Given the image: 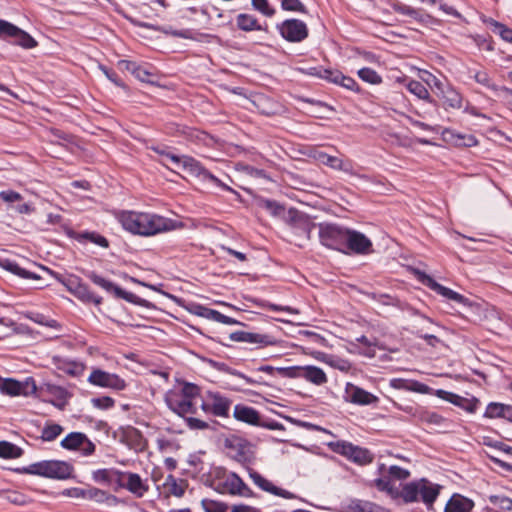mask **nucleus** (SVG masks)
I'll list each match as a JSON object with an SVG mask.
<instances>
[{
    "label": "nucleus",
    "instance_id": "a878e982",
    "mask_svg": "<svg viewBox=\"0 0 512 512\" xmlns=\"http://www.w3.org/2000/svg\"><path fill=\"white\" fill-rule=\"evenodd\" d=\"M233 417L239 422L251 426H259L260 424V413L253 407L245 404H236L233 410Z\"/></svg>",
    "mask_w": 512,
    "mask_h": 512
},
{
    "label": "nucleus",
    "instance_id": "864d4df0",
    "mask_svg": "<svg viewBox=\"0 0 512 512\" xmlns=\"http://www.w3.org/2000/svg\"><path fill=\"white\" fill-rule=\"evenodd\" d=\"M150 149L154 151L156 154L163 157V160L160 161L162 164H165V161L168 160L172 162L175 166H177L179 159L181 157V155L173 153L171 148L167 146H152Z\"/></svg>",
    "mask_w": 512,
    "mask_h": 512
},
{
    "label": "nucleus",
    "instance_id": "13d9d810",
    "mask_svg": "<svg viewBox=\"0 0 512 512\" xmlns=\"http://www.w3.org/2000/svg\"><path fill=\"white\" fill-rule=\"evenodd\" d=\"M182 388L178 392L181 395V398L195 399L200 395L201 388L191 382L182 381Z\"/></svg>",
    "mask_w": 512,
    "mask_h": 512
},
{
    "label": "nucleus",
    "instance_id": "1a4fd4ad",
    "mask_svg": "<svg viewBox=\"0 0 512 512\" xmlns=\"http://www.w3.org/2000/svg\"><path fill=\"white\" fill-rule=\"evenodd\" d=\"M87 277L97 286L101 287L103 290H105L107 293L113 294L118 299H124L125 301L144 306L146 301L138 297L137 295L125 291L115 283H113L110 280H107L103 278L102 276L98 275L94 271H90L87 273Z\"/></svg>",
    "mask_w": 512,
    "mask_h": 512
},
{
    "label": "nucleus",
    "instance_id": "f8f14e48",
    "mask_svg": "<svg viewBox=\"0 0 512 512\" xmlns=\"http://www.w3.org/2000/svg\"><path fill=\"white\" fill-rule=\"evenodd\" d=\"M280 35L288 42H302L308 37L307 25L299 19H286L277 25Z\"/></svg>",
    "mask_w": 512,
    "mask_h": 512
},
{
    "label": "nucleus",
    "instance_id": "bf43d9fd",
    "mask_svg": "<svg viewBox=\"0 0 512 512\" xmlns=\"http://www.w3.org/2000/svg\"><path fill=\"white\" fill-rule=\"evenodd\" d=\"M201 505L205 512H227L229 508L226 503L212 499H203Z\"/></svg>",
    "mask_w": 512,
    "mask_h": 512
},
{
    "label": "nucleus",
    "instance_id": "20e7f679",
    "mask_svg": "<svg viewBox=\"0 0 512 512\" xmlns=\"http://www.w3.org/2000/svg\"><path fill=\"white\" fill-rule=\"evenodd\" d=\"M328 447L337 454L346 457L348 460L358 464L366 465L373 461L374 456L367 448L352 444L351 442L338 440L330 442Z\"/></svg>",
    "mask_w": 512,
    "mask_h": 512
},
{
    "label": "nucleus",
    "instance_id": "dca6fc26",
    "mask_svg": "<svg viewBox=\"0 0 512 512\" xmlns=\"http://www.w3.org/2000/svg\"><path fill=\"white\" fill-rule=\"evenodd\" d=\"M114 474L118 485L137 497H142L148 491V486L143 483L139 474L123 471H115Z\"/></svg>",
    "mask_w": 512,
    "mask_h": 512
},
{
    "label": "nucleus",
    "instance_id": "f03ea898",
    "mask_svg": "<svg viewBox=\"0 0 512 512\" xmlns=\"http://www.w3.org/2000/svg\"><path fill=\"white\" fill-rule=\"evenodd\" d=\"M208 486L219 494L250 498L254 496L250 487L235 472L227 473L218 468L208 480Z\"/></svg>",
    "mask_w": 512,
    "mask_h": 512
},
{
    "label": "nucleus",
    "instance_id": "774afa93",
    "mask_svg": "<svg viewBox=\"0 0 512 512\" xmlns=\"http://www.w3.org/2000/svg\"><path fill=\"white\" fill-rule=\"evenodd\" d=\"M116 470H109V469H98L93 472L92 478L95 482L100 483H111L113 480V476H115L114 472Z\"/></svg>",
    "mask_w": 512,
    "mask_h": 512
},
{
    "label": "nucleus",
    "instance_id": "a18cd8bd",
    "mask_svg": "<svg viewBox=\"0 0 512 512\" xmlns=\"http://www.w3.org/2000/svg\"><path fill=\"white\" fill-rule=\"evenodd\" d=\"M74 296L84 303H93L95 305L102 303V297L93 293L85 283L81 284Z\"/></svg>",
    "mask_w": 512,
    "mask_h": 512
},
{
    "label": "nucleus",
    "instance_id": "473e14b6",
    "mask_svg": "<svg viewBox=\"0 0 512 512\" xmlns=\"http://www.w3.org/2000/svg\"><path fill=\"white\" fill-rule=\"evenodd\" d=\"M117 67L121 71L130 72L142 82H150V76H152V74L137 62L130 60H120L117 63Z\"/></svg>",
    "mask_w": 512,
    "mask_h": 512
},
{
    "label": "nucleus",
    "instance_id": "9b49d317",
    "mask_svg": "<svg viewBox=\"0 0 512 512\" xmlns=\"http://www.w3.org/2000/svg\"><path fill=\"white\" fill-rule=\"evenodd\" d=\"M87 381L93 386L109 388L115 391H122L127 387L126 381L119 375L100 368H93Z\"/></svg>",
    "mask_w": 512,
    "mask_h": 512
},
{
    "label": "nucleus",
    "instance_id": "f3484780",
    "mask_svg": "<svg viewBox=\"0 0 512 512\" xmlns=\"http://www.w3.org/2000/svg\"><path fill=\"white\" fill-rule=\"evenodd\" d=\"M415 275L419 282H421L424 286L428 287L437 294L458 303H461L464 300V297L461 294L439 284L434 278H432L425 272L416 270Z\"/></svg>",
    "mask_w": 512,
    "mask_h": 512
},
{
    "label": "nucleus",
    "instance_id": "4c0bfd02",
    "mask_svg": "<svg viewBox=\"0 0 512 512\" xmlns=\"http://www.w3.org/2000/svg\"><path fill=\"white\" fill-rule=\"evenodd\" d=\"M348 512H391L376 503L366 500H352L347 506Z\"/></svg>",
    "mask_w": 512,
    "mask_h": 512
},
{
    "label": "nucleus",
    "instance_id": "3c124183",
    "mask_svg": "<svg viewBox=\"0 0 512 512\" xmlns=\"http://www.w3.org/2000/svg\"><path fill=\"white\" fill-rule=\"evenodd\" d=\"M63 427L57 423L47 422L42 429L41 439L46 442L54 441L62 432Z\"/></svg>",
    "mask_w": 512,
    "mask_h": 512
},
{
    "label": "nucleus",
    "instance_id": "f257e3e1",
    "mask_svg": "<svg viewBox=\"0 0 512 512\" xmlns=\"http://www.w3.org/2000/svg\"><path fill=\"white\" fill-rule=\"evenodd\" d=\"M291 219L293 221L300 220L303 224V230L307 233L308 238L310 237L311 230L317 226V224L310 222L303 218V215L299 214L296 210H290ZM319 240L320 243L332 250L345 253V243L348 233V228L335 223H319Z\"/></svg>",
    "mask_w": 512,
    "mask_h": 512
},
{
    "label": "nucleus",
    "instance_id": "4be33fe9",
    "mask_svg": "<svg viewBox=\"0 0 512 512\" xmlns=\"http://www.w3.org/2000/svg\"><path fill=\"white\" fill-rule=\"evenodd\" d=\"M252 104L258 112L265 116H274L281 112V105L278 101L265 94H256L253 96Z\"/></svg>",
    "mask_w": 512,
    "mask_h": 512
},
{
    "label": "nucleus",
    "instance_id": "69168bd1",
    "mask_svg": "<svg viewBox=\"0 0 512 512\" xmlns=\"http://www.w3.org/2000/svg\"><path fill=\"white\" fill-rule=\"evenodd\" d=\"M82 495L83 498L95 500L97 502H104L110 497L107 492L96 487H90L86 489V493H82Z\"/></svg>",
    "mask_w": 512,
    "mask_h": 512
},
{
    "label": "nucleus",
    "instance_id": "bb28decb",
    "mask_svg": "<svg viewBox=\"0 0 512 512\" xmlns=\"http://www.w3.org/2000/svg\"><path fill=\"white\" fill-rule=\"evenodd\" d=\"M42 390H45V392L52 397L48 402L61 410L65 408L68 399L72 396L67 389L55 384H45Z\"/></svg>",
    "mask_w": 512,
    "mask_h": 512
},
{
    "label": "nucleus",
    "instance_id": "603ef678",
    "mask_svg": "<svg viewBox=\"0 0 512 512\" xmlns=\"http://www.w3.org/2000/svg\"><path fill=\"white\" fill-rule=\"evenodd\" d=\"M443 104L449 108H460L462 104L461 95L454 89L442 90Z\"/></svg>",
    "mask_w": 512,
    "mask_h": 512
},
{
    "label": "nucleus",
    "instance_id": "c03bdc74",
    "mask_svg": "<svg viewBox=\"0 0 512 512\" xmlns=\"http://www.w3.org/2000/svg\"><path fill=\"white\" fill-rule=\"evenodd\" d=\"M24 454V450L9 441H0V458L17 459Z\"/></svg>",
    "mask_w": 512,
    "mask_h": 512
},
{
    "label": "nucleus",
    "instance_id": "6e6d98bb",
    "mask_svg": "<svg viewBox=\"0 0 512 512\" xmlns=\"http://www.w3.org/2000/svg\"><path fill=\"white\" fill-rule=\"evenodd\" d=\"M300 71L308 76L324 79L330 82L333 69H326L323 66H313L308 68H301Z\"/></svg>",
    "mask_w": 512,
    "mask_h": 512
},
{
    "label": "nucleus",
    "instance_id": "2eb2a0df",
    "mask_svg": "<svg viewBox=\"0 0 512 512\" xmlns=\"http://www.w3.org/2000/svg\"><path fill=\"white\" fill-rule=\"evenodd\" d=\"M194 399L181 398L178 391L170 390L165 395V402L168 408L178 416L187 417V414H196L197 407L193 403Z\"/></svg>",
    "mask_w": 512,
    "mask_h": 512
},
{
    "label": "nucleus",
    "instance_id": "7ed1b4c3",
    "mask_svg": "<svg viewBox=\"0 0 512 512\" xmlns=\"http://www.w3.org/2000/svg\"><path fill=\"white\" fill-rule=\"evenodd\" d=\"M178 168H182L184 171H187L193 176L201 178L203 181H208L214 184L217 187L225 191H229L238 197H240L239 193L235 191L230 186L223 183L219 178L213 175L210 171H208L198 160L188 155H181L179 162L177 164Z\"/></svg>",
    "mask_w": 512,
    "mask_h": 512
},
{
    "label": "nucleus",
    "instance_id": "6ab92c4d",
    "mask_svg": "<svg viewBox=\"0 0 512 512\" xmlns=\"http://www.w3.org/2000/svg\"><path fill=\"white\" fill-rule=\"evenodd\" d=\"M229 338L234 342H246L259 345L260 347L272 346L276 344V340L273 336L254 332L235 331L230 334Z\"/></svg>",
    "mask_w": 512,
    "mask_h": 512
},
{
    "label": "nucleus",
    "instance_id": "6e6552de",
    "mask_svg": "<svg viewBox=\"0 0 512 512\" xmlns=\"http://www.w3.org/2000/svg\"><path fill=\"white\" fill-rule=\"evenodd\" d=\"M224 447L230 458L241 464L251 463L253 452L251 443L242 437L231 435L224 440Z\"/></svg>",
    "mask_w": 512,
    "mask_h": 512
},
{
    "label": "nucleus",
    "instance_id": "052dcab7",
    "mask_svg": "<svg viewBox=\"0 0 512 512\" xmlns=\"http://www.w3.org/2000/svg\"><path fill=\"white\" fill-rule=\"evenodd\" d=\"M184 421L186 423V426L190 429V430H193V431H198V430H212L213 427L211 426V424L209 422H206L204 420H201L199 418H196V417H184Z\"/></svg>",
    "mask_w": 512,
    "mask_h": 512
},
{
    "label": "nucleus",
    "instance_id": "e2e57ef3",
    "mask_svg": "<svg viewBox=\"0 0 512 512\" xmlns=\"http://www.w3.org/2000/svg\"><path fill=\"white\" fill-rule=\"evenodd\" d=\"M55 277L67 287L69 292H71L73 295H75L76 291L79 289L81 284L83 283L81 279L77 276H70L68 278H64L57 273H55Z\"/></svg>",
    "mask_w": 512,
    "mask_h": 512
},
{
    "label": "nucleus",
    "instance_id": "5701e85b",
    "mask_svg": "<svg viewBox=\"0 0 512 512\" xmlns=\"http://www.w3.org/2000/svg\"><path fill=\"white\" fill-rule=\"evenodd\" d=\"M346 399L353 404L362 406L377 403L379 400L372 393L350 383L346 387Z\"/></svg>",
    "mask_w": 512,
    "mask_h": 512
},
{
    "label": "nucleus",
    "instance_id": "cd10ccee",
    "mask_svg": "<svg viewBox=\"0 0 512 512\" xmlns=\"http://www.w3.org/2000/svg\"><path fill=\"white\" fill-rule=\"evenodd\" d=\"M418 484L420 488L419 500H421L427 507H432L439 495L441 487L437 484L431 483L425 478L418 480Z\"/></svg>",
    "mask_w": 512,
    "mask_h": 512
},
{
    "label": "nucleus",
    "instance_id": "c756f323",
    "mask_svg": "<svg viewBox=\"0 0 512 512\" xmlns=\"http://www.w3.org/2000/svg\"><path fill=\"white\" fill-rule=\"evenodd\" d=\"M0 267L4 270L20 277L28 280H39L41 279L40 275L31 272L25 268H22L15 260L9 258H1L0 259Z\"/></svg>",
    "mask_w": 512,
    "mask_h": 512
},
{
    "label": "nucleus",
    "instance_id": "ea45409f",
    "mask_svg": "<svg viewBox=\"0 0 512 512\" xmlns=\"http://www.w3.org/2000/svg\"><path fill=\"white\" fill-rule=\"evenodd\" d=\"M333 75H331L330 82L340 85L348 90L353 92H360V87L358 83L350 76L344 75L339 70H333Z\"/></svg>",
    "mask_w": 512,
    "mask_h": 512
},
{
    "label": "nucleus",
    "instance_id": "5fc2aeb1",
    "mask_svg": "<svg viewBox=\"0 0 512 512\" xmlns=\"http://www.w3.org/2000/svg\"><path fill=\"white\" fill-rule=\"evenodd\" d=\"M406 87L409 92L417 96L419 99L428 100L429 102H432V100H430V94L428 89L420 81L410 80Z\"/></svg>",
    "mask_w": 512,
    "mask_h": 512
},
{
    "label": "nucleus",
    "instance_id": "2f4dec72",
    "mask_svg": "<svg viewBox=\"0 0 512 512\" xmlns=\"http://www.w3.org/2000/svg\"><path fill=\"white\" fill-rule=\"evenodd\" d=\"M486 418H503L512 423V405L491 402L483 414Z\"/></svg>",
    "mask_w": 512,
    "mask_h": 512
},
{
    "label": "nucleus",
    "instance_id": "f704fd0d",
    "mask_svg": "<svg viewBox=\"0 0 512 512\" xmlns=\"http://www.w3.org/2000/svg\"><path fill=\"white\" fill-rule=\"evenodd\" d=\"M320 159L323 164L329 166L332 169L343 171L350 175L355 174L353 171V162L351 160H344L328 154H321Z\"/></svg>",
    "mask_w": 512,
    "mask_h": 512
},
{
    "label": "nucleus",
    "instance_id": "79ce46f5",
    "mask_svg": "<svg viewBox=\"0 0 512 512\" xmlns=\"http://www.w3.org/2000/svg\"><path fill=\"white\" fill-rule=\"evenodd\" d=\"M419 490L418 481H412L402 487L398 497H401L405 503L417 502L419 501Z\"/></svg>",
    "mask_w": 512,
    "mask_h": 512
},
{
    "label": "nucleus",
    "instance_id": "a211bd4d",
    "mask_svg": "<svg viewBox=\"0 0 512 512\" xmlns=\"http://www.w3.org/2000/svg\"><path fill=\"white\" fill-rule=\"evenodd\" d=\"M122 227L137 235L146 236L143 212L122 211L118 215Z\"/></svg>",
    "mask_w": 512,
    "mask_h": 512
},
{
    "label": "nucleus",
    "instance_id": "09e8293b",
    "mask_svg": "<svg viewBox=\"0 0 512 512\" xmlns=\"http://www.w3.org/2000/svg\"><path fill=\"white\" fill-rule=\"evenodd\" d=\"M258 206L265 209L274 217H281L285 212V207L282 204L271 199L260 198L258 200Z\"/></svg>",
    "mask_w": 512,
    "mask_h": 512
},
{
    "label": "nucleus",
    "instance_id": "c9c22d12",
    "mask_svg": "<svg viewBox=\"0 0 512 512\" xmlns=\"http://www.w3.org/2000/svg\"><path fill=\"white\" fill-rule=\"evenodd\" d=\"M482 23L486 25L487 29L492 33L499 35L504 41L511 43L512 29L506 25L492 19L486 18L482 15Z\"/></svg>",
    "mask_w": 512,
    "mask_h": 512
},
{
    "label": "nucleus",
    "instance_id": "680f3d73",
    "mask_svg": "<svg viewBox=\"0 0 512 512\" xmlns=\"http://www.w3.org/2000/svg\"><path fill=\"white\" fill-rule=\"evenodd\" d=\"M164 486L167 487L169 492L176 497H182L185 493V487L178 484L176 478L171 474L166 477Z\"/></svg>",
    "mask_w": 512,
    "mask_h": 512
},
{
    "label": "nucleus",
    "instance_id": "0e129e2a",
    "mask_svg": "<svg viewBox=\"0 0 512 512\" xmlns=\"http://www.w3.org/2000/svg\"><path fill=\"white\" fill-rule=\"evenodd\" d=\"M375 485L380 491H385L394 498L398 497L399 495V490L394 487L390 479L378 478L375 480Z\"/></svg>",
    "mask_w": 512,
    "mask_h": 512
},
{
    "label": "nucleus",
    "instance_id": "72a5a7b5",
    "mask_svg": "<svg viewBox=\"0 0 512 512\" xmlns=\"http://www.w3.org/2000/svg\"><path fill=\"white\" fill-rule=\"evenodd\" d=\"M443 136L446 141L451 142L455 146L471 147L478 143L474 135L462 134L452 129H445Z\"/></svg>",
    "mask_w": 512,
    "mask_h": 512
},
{
    "label": "nucleus",
    "instance_id": "0eeeda50",
    "mask_svg": "<svg viewBox=\"0 0 512 512\" xmlns=\"http://www.w3.org/2000/svg\"><path fill=\"white\" fill-rule=\"evenodd\" d=\"M232 399L217 391H207L206 399L201 403V410L214 417L228 418Z\"/></svg>",
    "mask_w": 512,
    "mask_h": 512
},
{
    "label": "nucleus",
    "instance_id": "423d86ee",
    "mask_svg": "<svg viewBox=\"0 0 512 512\" xmlns=\"http://www.w3.org/2000/svg\"><path fill=\"white\" fill-rule=\"evenodd\" d=\"M277 373L287 378H303L315 385H323L327 382L323 369L313 365L278 367Z\"/></svg>",
    "mask_w": 512,
    "mask_h": 512
},
{
    "label": "nucleus",
    "instance_id": "37998d69",
    "mask_svg": "<svg viewBox=\"0 0 512 512\" xmlns=\"http://www.w3.org/2000/svg\"><path fill=\"white\" fill-rule=\"evenodd\" d=\"M86 440V435L82 432H71L64 439L61 440L60 445L62 448L70 451L79 450L83 441Z\"/></svg>",
    "mask_w": 512,
    "mask_h": 512
},
{
    "label": "nucleus",
    "instance_id": "de8ad7c7",
    "mask_svg": "<svg viewBox=\"0 0 512 512\" xmlns=\"http://www.w3.org/2000/svg\"><path fill=\"white\" fill-rule=\"evenodd\" d=\"M24 315L26 318L30 319L31 321H33L39 325L46 326V327L53 328V329L61 328V325L57 320L51 319L42 313L26 312Z\"/></svg>",
    "mask_w": 512,
    "mask_h": 512
},
{
    "label": "nucleus",
    "instance_id": "49530a36",
    "mask_svg": "<svg viewBox=\"0 0 512 512\" xmlns=\"http://www.w3.org/2000/svg\"><path fill=\"white\" fill-rule=\"evenodd\" d=\"M0 390L4 394L17 396L23 392V385L21 382L12 378L1 379Z\"/></svg>",
    "mask_w": 512,
    "mask_h": 512
},
{
    "label": "nucleus",
    "instance_id": "393cba45",
    "mask_svg": "<svg viewBox=\"0 0 512 512\" xmlns=\"http://www.w3.org/2000/svg\"><path fill=\"white\" fill-rule=\"evenodd\" d=\"M391 7L394 12L406 15L423 26L428 25L432 20V17L429 14L424 13L421 9L413 8L399 1L393 2Z\"/></svg>",
    "mask_w": 512,
    "mask_h": 512
},
{
    "label": "nucleus",
    "instance_id": "c85d7f7f",
    "mask_svg": "<svg viewBox=\"0 0 512 512\" xmlns=\"http://www.w3.org/2000/svg\"><path fill=\"white\" fill-rule=\"evenodd\" d=\"M474 506L475 504L471 499L455 493L446 503L444 512H471Z\"/></svg>",
    "mask_w": 512,
    "mask_h": 512
},
{
    "label": "nucleus",
    "instance_id": "8fccbe9b",
    "mask_svg": "<svg viewBox=\"0 0 512 512\" xmlns=\"http://www.w3.org/2000/svg\"><path fill=\"white\" fill-rule=\"evenodd\" d=\"M58 369L62 370L68 375L78 377L81 376L85 370L84 364L76 361L63 360L58 365Z\"/></svg>",
    "mask_w": 512,
    "mask_h": 512
},
{
    "label": "nucleus",
    "instance_id": "aec40b11",
    "mask_svg": "<svg viewBox=\"0 0 512 512\" xmlns=\"http://www.w3.org/2000/svg\"><path fill=\"white\" fill-rule=\"evenodd\" d=\"M120 441L136 453L145 451L148 446V441L142 432L131 426L123 431Z\"/></svg>",
    "mask_w": 512,
    "mask_h": 512
},
{
    "label": "nucleus",
    "instance_id": "b1692460",
    "mask_svg": "<svg viewBox=\"0 0 512 512\" xmlns=\"http://www.w3.org/2000/svg\"><path fill=\"white\" fill-rule=\"evenodd\" d=\"M501 324L499 311L489 303L482 301V329L496 333Z\"/></svg>",
    "mask_w": 512,
    "mask_h": 512
},
{
    "label": "nucleus",
    "instance_id": "9d476101",
    "mask_svg": "<svg viewBox=\"0 0 512 512\" xmlns=\"http://www.w3.org/2000/svg\"><path fill=\"white\" fill-rule=\"evenodd\" d=\"M38 470V476L65 480L72 477L74 468L66 461L44 460L38 462Z\"/></svg>",
    "mask_w": 512,
    "mask_h": 512
},
{
    "label": "nucleus",
    "instance_id": "7c9ffc66",
    "mask_svg": "<svg viewBox=\"0 0 512 512\" xmlns=\"http://www.w3.org/2000/svg\"><path fill=\"white\" fill-rule=\"evenodd\" d=\"M390 387L397 390H406L426 394L430 388L417 380H408L403 378H393L390 380Z\"/></svg>",
    "mask_w": 512,
    "mask_h": 512
},
{
    "label": "nucleus",
    "instance_id": "338daca9",
    "mask_svg": "<svg viewBox=\"0 0 512 512\" xmlns=\"http://www.w3.org/2000/svg\"><path fill=\"white\" fill-rule=\"evenodd\" d=\"M281 8L285 11L306 14L307 8L300 0H281Z\"/></svg>",
    "mask_w": 512,
    "mask_h": 512
},
{
    "label": "nucleus",
    "instance_id": "4d7b16f0",
    "mask_svg": "<svg viewBox=\"0 0 512 512\" xmlns=\"http://www.w3.org/2000/svg\"><path fill=\"white\" fill-rule=\"evenodd\" d=\"M359 78L372 85H378L382 83V77L372 68L363 67L358 70Z\"/></svg>",
    "mask_w": 512,
    "mask_h": 512
},
{
    "label": "nucleus",
    "instance_id": "a19ab883",
    "mask_svg": "<svg viewBox=\"0 0 512 512\" xmlns=\"http://www.w3.org/2000/svg\"><path fill=\"white\" fill-rule=\"evenodd\" d=\"M236 23H237V27L240 30L245 31V32H250V31H254V30H257V31L263 30V27L259 24L258 20L250 14H246V13L239 14L236 17Z\"/></svg>",
    "mask_w": 512,
    "mask_h": 512
},
{
    "label": "nucleus",
    "instance_id": "39448f33",
    "mask_svg": "<svg viewBox=\"0 0 512 512\" xmlns=\"http://www.w3.org/2000/svg\"><path fill=\"white\" fill-rule=\"evenodd\" d=\"M0 39L24 49H32L38 45L29 33L3 19H0Z\"/></svg>",
    "mask_w": 512,
    "mask_h": 512
},
{
    "label": "nucleus",
    "instance_id": "58836bf2",
    "mask_svg": "<svg viewBox=\"0 0 512 512\" xmlns=\"http://www.w3.org/2000/svg\"><path fill=\"white\" fill-rule=\"evenodd\" d=\"M69 235L79 242L89 241L103 248L109 247V241L104 236L100 235L97 232H71L69 233Z\"/></svg>",
    "mask_w": 512,
    "mask_h": 512
},
{
    "label": "nucleus",
    "instance_id": "412c9836",
    "mask_svg": "<svg viewBox=\"0 0 512 512\" xmlns=\"http://www.w3.org/2000/svg\"><path fill=\"white\" fill-rule=\"evenodd\" d=\"M249 476L254 482L255 485H257L261 490L271 493L275 496H279L285 499H295L296 495L292 492L282 489L280 487L275 486L273 483H271L269 480L264 478L260 473H258L255 470H251L249 472Z\"/></svg>",
    "mask_w": 512,
    "mask_h": 512
},
{
    "label": "nucleus",
    "instance_id": "e433bc0d",
    "mask_svg": "<svg viewBox=\"0 0 512 512\" xmlns=\"http://www.w3.org/2000/svg\"><path fill=\"white\" fill-rule=\"evenodd\" d=\"M167 133L173 135V136H183L186 139L193 140V139H200L199 135L204 134L203 132L188 127L186 125L178 124V123H170L166 127Z\"/></svg>",
    "mask_w": 512,
    "mask_h": 512
},
{
    "label": "nucleus",
    "instance_id": "4468645a",
    "mask_svg": "<svg viewBox=\"0 0 512 512\" xmlns=\"http://www.w3.org/2000/svg\"><path fill=\"white\" fill-rule=\"evenodd\" d=\"M350 252L357 255L370 254L373 252L372 241L365 234L357 230L348 229L344 254Z\"/></svg>",
    "mask_w": 512,
    "mask_h": 512
},
{
    "label": "nucleus",
    "instance_id": "ddd939ff",
    "mask_svg": "<svg viewBox=\"0 0 512 512\" xmlns=\"http://www.w3.org/2000/svg\"><path fill=\"white\" fill-rule=\"evenodd\" d=\"M146 236L174 230L180 226L176 221L155 213L143 212Z\"/></svg>",
    "mask_w": 512,
    "mask_h": 512
}]
</instances>
